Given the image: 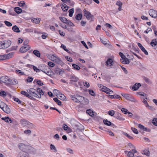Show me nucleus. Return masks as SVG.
I'll return each instance as SVG.
<instances>
[{
	"label": "nucleus",
	"instance_id": "nucleus-1",
	"mask_svg": "<svg viewBox=\"0 0 157 157\" xmlns=\"http://www.w3.org/2000/svg\"><path fill=\"white\" fill-rule=\"evenodd\" d=\"M27 91L29 93L34 97L38 98H41L42 94L43 93L42 95L44 94L43 90L40 88H38L37 90L31 88L28 90Z\"/></svg>",
	"mask_w": 157,
	"mask_h": 157
},
{
	"label": "nucleus",
	"instance_id": "nucleus-2",
	"mask_svg": "<svg viewBox=\"0 0 157 157\" xmlns=\"http://www.w3.org/2000/svg\"><path fill=\"white\" fill-rule=\"evenodd\" d=\"M0 81L1 82L4 83L6 85H15L17 84L18 82L16 79H11L7 76H2L0 77Z\"/></svg>",
	"mask_w": 157,
	"mask_h": 157
},
{
	"label": "nucleus",
	"instance_id": "nucleus-3",
	"mask_svg": "<svg viewBox=\"0 0 157 157\" xmlns=\"http://www.w3.org/2000/svg\"><path fill=\"white\" fill-rule=\"evenodd\" d=\"M70 97L75 102L78 103H82L85 101V98L78 95H71Z\"/></svg>",
	"mask_w": 157,
	"mask_h": 157
},
{
	"label": "nucleus",
	"instance_id": "nucleus-4",
	"mask_svg": "<svg viewBox=\"0 0 157 157\" xmlns=\"http://www.w3.org/2000/svg\"><path fill=\"white\" fill-rule=\"evenodd\" d=\"M83 13L84 16L88 20H90L91 21H94V16L90 12L87 11L86 9H84Z\"/></svg>",
	"mask_w": 157,
	"mask_h": 157
},
{
	"label": "nucleus",
	"instance_id": "nucleus-5",
	"mask_svg": "<svg viewBox=\"0 0 157 157\" xmlns=\"http://www.w3.org/2000/svg\"><path fill=\"white\" fill-rule=\"evenodd\" d=\"M121 95L126 99L132 102H137V100L131 95L128 94H122Z\"/></svg>",
	"mask_w": 157,
	"mask_h": 157
},
{
	"label": "nucleus",
	"instance_id": "nucleus-6",
	"mask_svg": "<svg viewBox=\"0 0 157 157\" xmlns=\"http://www.w3.org/2000/svg\"><path fill=\"white\" fill-rule=\"evenodd\" d=\"M114 62L113 59L111 58H109L105 62V65L107 66L109 68H114L113 66Z\"/></svg>",
	"mask_w": 157,
	"mask_h": 157
},
{
	"label": "nucleus",
	"instance_id": "nucleus-7",
	"mask_svg": "<svg viewBox=\"0 0 157 157\" xmlns=\"http://www.w3.org/2000/svg\"><path fill=\"white\" fill-rule=\"evenodd\" d=\"M30 47L29 45H23L20 49V51L21 53H24L29 50Z\"/></svg>",
	"mask_w": 157,
	"mask_h": 157
},
{
	"label": "nucleus",
	"instance_id": "nucleus-8",
	"mask_svg": "<svg viewBox=\"0 0 157 157\" xmlns=\"http://www.w3.org/2000/svg\"><path fill=\"white\" fill-rule=\"evenodd\" d=\"M151 10L149 13L150 15L152 18H157V11L153 10Z\"/></svg>",
	"mask_w": 157,
	"mask_h": 157
},
{
	"label": "nucleus",
	"instance_id": "nucleus-9",
	"mask_svg": "<svg viewBox=\"0 0 157 157\" xmlns=\"http://www.w3.org/2000/svg\"><path fill=\"white\" fill-rule=\"evenodd\" d=\"M13 55L12 53H10L4 55H0V61L9 59L10 57V55Z\"/></svg>",
	"mask_w": 157,
	"mask_h": 157
},
{
	"label": "nucleus",
	"instance_id": "nucleus-10",
	"mask_svg": "<svg viewBox=\"0 0 157 157\" xmlns=\"http://www.w3.org/2000/svg\"><path fill=\"white\" fill-rule=\"evenodd\" d=\"M3 42V49H5L9 47L11 44V41L10 40H5Z\"/></svg>",
	"mask_w": 157,
	"mask_h": 157
},
{
	"label": "nucleus",
	"instance_id": "nucleus-11",
	"mask_svg": "<svg viewBox=\"0 0 157 157\" xmlns=\"http://www.w3.org/2000/svg\"><path fill=\"white\" fill-rule=\"evenodd\" d=\"M17 157H29L28 154L25 151H22L20 152L18 155Z\"/></svg>",
	"mask_w": 157,
	"mask_h": 157
},
{
	"label": "nucleus",
	"instance_id": "nucleus-12",
	"mask_svg": "<svg viewBox=\"0 0 157 157\" xmlns=\"http://www.w3.org/2000/svg\"><path fill=\"white\" fill-rule=\"evenodd\" d=\"M132 151H129L128 152V154H127V156L128 157H134L136 156L134 155V154L137 152V151L135 149H132Z\"/></svg>",
	"mask_w": 157,
	"mask_h": 157
},
{
	"label": "nucleus",
	"instance_id": "nucleus-13",
	"mask_svg": "<svg viewBox=\"0 0 157 157\" xmlns=\"http://www.w3.org/2000/svg\"><path fill=\"white\" fill-rule=\"evenodd\" d=\"M138 46L139 47L141 50L144 52L146 55H148V53L144 47L140 43H138L137 44Z\"/></svg>",
	"mask_w": 157,
	"mask_h": 157
},
{
	"label": "nucleus",
	"instance_id": "nucleus-14",
	"mask_svg": "<svg viewBox=\"0 0 157 157\" xmlns=\"http://www.w3.org/2000/svg\"><path fill=\"white\" fill-rule=\"evenodd\" d=\"M7 114L10 113V109L8 106L6 104L4 107L1 108Z\"/></svg>",
	"mask_w": 157,
	"mask_h": 157
},
{
	"label": "nucleus",
	"instance_id": "nucleus-15",
	"mask_svg": "<svg viewBox=\"0 0 157 157\" xmlns=\"http://www.w3.org/2000/svg\"><path fill=\"white\" fill-rule=\"evenodd\" d=\"M138 127L144 131H145L148 132H150L151 131V130L150 129L145 127L144 125L141 124H139L138 125Z\"/></svg>",
	"mask_w": 157,
	"mask_h": 157
},
{
	"label": "nucleus",
	"instance_id": "nucleus-16",
	"mask_svg": "<svg viewBox=\"0 0 157 157\" xmlns=\"http://www.w3.org/2000/svg\"><path fill=\"white\" fill-rule=\"evenodd\" d=\"M140 86H141V85L140 83H136L133 86L132 90L133 91L136 90Z\"/></svg>",
	"mask_w": 157,
	"mask_h": 157
},
{
	"label": "nucleus",
	"instance_id": "nucleus-17",
	"mask_svg": "<svg viewBox=\"0 0 157 157\" xmlns=\"http://www.w3.org/2000/svg\"><path fill=\"white\" fill-rule=\"evenodd\" d=\"M70 78L71 79V81L74 82H77L79 79L74 74L70 75Z\"/></svg>",
	"mask_w": 157,
	"mask_h": 157
},
{
	"label": "nucleus",
	"instance_id": "nucleus-18",
	"mask_svg": "<svg viewBox=\"0 0 157 157\" xmlns=\"http://www.w3.org/2000/svg\"><path fill=\"white\" fill-rule=\"evenodd\" d=\"M25 119H22L20 120V123L23 127H25L28 122Z\"/></svg>",
	"mask_w": 157,
	"mask_h": 157
},
{
	"label": "nucleus",
	"instance_id": "nucleus-19",
	"mask_svg": "<svg viewBox=\"0 0 157 157\" xmlns=\"http://www.w3.org/2000/svg\"><path fill=\"white\" fill-rule=\"evenodd\" d=\"M2 119L8 123H13V121L9 117H4L2 118Z\"/></svg>",
	"mask_w": 157,
	"mask_h": 157
},
{
	"label": "nucleus",
	"instance_id": "nucleus-20",
	"mask_svg": "<svg viewBox=\"0 0 157 157\" xmlns=\"http://www.w3.org/2000/svg\"><path fill=\"white\" fill-rule=\"evenodd\" d=\"M19 148L22 151L26 149V145L23 143H20L18 145Z\"/></svg>",
	"mask_w": 157,
	"mask_h": 157
},
{
	"label": "nucleus",
	"instance_id": "nucleus-21",
	"mask_svg": "<svg viewBox=\"0 0 157 157\" xmlns=\"http://www.w3.org/2000/svg\"><path fill=\"white\" fill-rule=\"evenodd\" d=\"M114 117L120 121H123L125 120V119L121 117V114L118 113L117 115H116Z\"/></svg>",
	"mask_w": 157,
	"mask_h": 157
},
{
	"label": "nucleus",
	"instance_id": "nucleus-22",
	"mask_svg": "<svg viewBox=\"0 0 157 157\" xmlns=\"http://www.w3.org/2000/svg\"><path fill=\"white\" fill-rule=\"evenodd\" d=\"M103 122L105 124L108 126H110L111 125L113 126L114 125V124H112L110 121L107 120H104Z\"/></svg>",
	"mask_w": 157,
	"mask_h": 157
},
{
	"label": "nucleus",
	"instance_id": "nucleus-23",
	"mask_svg": "<svg viewBox=\"0 0 157 157\" xmlns=\"http://www.w3.org/2000/svg\"><path fill=\"white\" fill-rule=\"evenodd\" d=\"M85 4L90 5L92 2V0H81L80 1Z\"/></svg>",
	"mask_w": 157,
	"mask_h": 157
},
{
	"label": "nucleus",
	"instance_id": "nucleus-24",
	"mask_svg": "<svg viewBox=\"0 0 157 157\" xmlns=\"http://www.w3.org/2000/svg\"><path fill=\"white\" fill-rule=\"evenodd\" d=\"M12 30L15 33H19L21 32L18 27L16 25L12 27Z\"/></svg>",
	"mask_w": 157,
	"mask_h": 157
},
{
	"label": "nucleus",
	"instance_id": "nucleus-25",
	"mask_svg": "<svg viewBox=\"0 0 157 157\" xmlns=\"http://www.w3.org/2000/svg\"><path fill=\"white\" fill-rule=\"evenodd\" d=\"M8 95L10 98H11V95L10 94H7L6 92L4 91H1L0 92V96L4 97Z\"/></svg>",
	"mask_w": 157,
	"mask_h": 157
},
{
	"label": "nucleus",
	"instance_id": "nucleus-26",
	"mask_svg": "<svg viewBox=\"0 0 157 157\" xmlns=\"http://www.w3.org/2000/svg\"><path fill=\"white\" fill-rule=\"evenodd\" d=\"M28 65L29 66V67L30 68L33 67V70L36 72H40L41 70V69H38L36 67L33 65Z\"/></svg>",
	"mask_w": 157,
	"mask_h": 157
},
{
	"label": "nucleus",
	"instance_id": "nucleus-27",
	"mask_svg": "<svg viewBox=\"0 0 157 157\" xmlns=\"http://www.w3.org/2000/svg\"><path fill=\"white\" fill-rule=\"evenodd\" d=\"M109 97L111 99L115 98L118 99H120L121 98V96L117 94L109 95Z\"/></svg>",
	"mask_w": 157,
	"mask_h": 157
},
{
	"label": "nucleus",
	"instance_id": "nucleus-28",
	"mask_svg": "<svg viewBox=\"0 0 157 157\" xmlns=\"http://www.w3.org/2000/svg\"><path fill=\"white\" fill-rule=\"evenodd\" d=\"M121 61V63L124 64H128L130 63L129 59L126 57L123 59H122Z\"/></svg>",
	"mask_w": 157,
	"mask_h": 157
},
{
	"label": "nucleus",
	"instance_id": "nucleus-29",
	"mask_svg": "<svg viewBox=\"0 0 157 157\" xmlns=\"http://www.w3.org/2000/svg\"><path fill=\"white\" fill-rule=\"evenodd\" d=\"M61 7L64 12L67 11L68 8V6L65 4H63L61 5Z\"/></svg>",
	"mask_w": 157,
	"mask_h": 157
},
{
	"label": "nucleus",
	"instance_id": "nucleus-30",
	"mask_svg": "<svg viewBox=\"0 0 157 157\" xmlns=\"http://www.w3.org/2000/svg\"><path fill=\"white\" fill-rule=\"evenodd\" d=\"M36 83L39 86H42L44 85L43 83L41 80L38 79H35L33 81L34 83L35 84Z\"/></svg>",
	"mask_w": 157,
	"mask_h": 157
},
{
	"label": "nucleus",
	"instance_id": "nucleus-31",
	"mask_svg": "<svg viewBox=\"0 0 157 157\" xmlns=\"http://www.w3.org/2000/svg\"><path fill=\"white\" fill-rule=\"evenodd\" d=\"M14 10L15 12L18 14L21 13L22 11L21 9L19 7H16L14 8Z\"/></svg>",
	"mask_w": 157,
	"mask_h": 157
},
{
	"label": "nucleus",
	"instance_id": "nucleus-32",
	"mask_svg": "<svg viewBox=\"0 0 157 157\" xmlns=\"http://www.w3.org/2000/svg\"><path fill=\"white\" fill-rule=\"evenodd\" d=\"M82 17V15L81 13H78L75 16V19L78 21L81 20Z\"/></svg>",
	"mask_w": 157,
	"mask_h": 157
},
{
	"label": "nucleus",
	"instance_id": "nucleus-33",
	"mask_svg": "<svg viewBox=\"0 0 157 157\" xmlns=\"http://www.w3.org/2000/svg\"><path fill=\"white\" fill-rule=\"evenodd\" d=\"M33 53L38 57H40V52L37 50H34L33 52Z\"/></svg>",
	"mask_w": 157,
	"mask_h": 157
},
{
	"label": "nucleus",
	"instance_id": "nucleus-34",
	"mask_svg": "<svg viewBox=\"0 0 157 157\" xmlns=\"http://www.w3.org/2000/svg\"><path fill=\"white\" fill-rule=\"evenodd\" d=\"M40 18H34L32 19V22L36 24H39L40 23Z\"/></svg>",
	"mask_w": 157,
	"mask_h": 157
},
{
	"label": "nucleus",
	"instance_id": "nucleus-35",
	"mask_svg": "<svg viewBox=\"0 0 157 157\" xmlns=\"http://www.w3.org/2000/svg\"><path fill=\"white\" fill-rule=\"evenodd\" d=\"M157 44V41L156 39H153L151 42V45L152 46H155Z\"/></svg>",
	"mask_w": 157,
	"mask_h": 157
},
{
	"label": "nucleus",
	"instance_id": "nucleus-36",
	"mask_svg": "<svg viewBox=\"0 0 157 157\" xmlns=\"http://www.w3.org/2000/svg\"><path fill=\"white\" fill-rule=\"evenodd\" d=\"M86 113L90 116L92 117L94 116L93 112L91 109H88L86 110Z\"/></svg>",
	"mask_w": 157,
	"mask_h": 157
},
{
	"label": "nucleus",
	"instance_id": "nucleus-37",
	"mask_svg": "<svg viewBox=\"0 0 157 157\" xmlns=\"http://www.w3.org/2000/svg\"><path fill=\"white\" fill-rule=\"evenodd\" d=\"M25 127L29 128H32L33 127V124L28 121Z\"/></svg>",
	"mask_w": 157,
	"mask_h": 157
},
{
	"label": "nucleus",
	"instance_id": "nucleus-38",
	"mask_svg": "<svg viewBox=\"0 0 157 157\" xmlns=\"http://www.w3.org/2000/svg\"><path fill=\"white\" fill-rule=\"evenodd\" d=\"M105 89H106V91H103V92L107 94H110L111 93L110 92H111L112 93L113 92V91L112 90H111L110 89L107 87Z\"/></svg>",
	"mask_w": 157,
	"mask_h": 157
},
{
	"label": "nucleus",
	"instance_id": "nucleus-39",
	"mask_svg": "<svg viewBox=\"0 0 157 157\" xmlns=\"http://www.w3.org/2000/svg\"><path fill=\"white\" fill-rule=\"evenodd\" d=\"M50 148L51 150H53V151L55 152H56L57 151L55 146L52 144H51L50 145Z\"/></svg>",
	"mask_w": 157,
	"mask_h": 157
},
{
	"label": "nucleus",
	"instance_id": "nucleus-40",
	"mask_svg": "<svg viewBox=\"0 0 157 157\" xmlns=\"http://www.w3.org/2000/svg\"><path fill=\"white\" fill-rule=\"evenodd\" d=\"M100 39L101 42L104 45H106L107 44V41H108L106 39H102L101 37H100Z\"/></svg>",
	"mask_w": 157,
	"mask_h": 157
},
{
	"label": "nucleus",
	"instance_id": "nucleus-41",
	"mask_svg": "<svg viewBox=\"0 0 157 157\" xmlns=\"http://www.w3.org/2000/svg\"><path fill=\"white\" fill-rule=\"evenodd\" d=\"M69 14V16L70 17H72L73 16V14L74 12V8H72L69 10L68 11Z\"/></svg>",
	"mask_w": 157,
	"mask_h": 157
},
{
	"label": "nucleus",
	"instance_id": "nucleus-42",
	"mask_svg": "<svg viewBox=\"0 0 157 157\" xmlns=\"http://www.w3.org/2000/svg\"><path fill=\"white\" fill-rule=\"evenodd\" d=\"M65 24L72 26H75V25H74V24L72 22H71L70 20H67Z\"/></svg>",
	"mask_w": 157,
	"mask_h": 157
},
{
	"label": "nucleus",
	"instance_id": "nucleus-43",
	"mask_svg": "<svg viewBox=\"0 0 157 157\" xmlns=\"http://www.w3.org/2000/svg\"><path fill=\"white\" fill-rule=\"evenodd\" d=\"M123 134L127 136L128 139H131V140H133V138L132 136H131L129 135L128 134H127L126 132H123Z\"/></svg>",
	"mask_w": 157,
	"mask_h": 157
},
{
	"label": "nucleus",
	"instance_id": "nucleus-44",
	"mask_svg": "<svg viewBox=\"0 0 157 157\" xmlns=\"http://www.w3.org/2000/svg\"><path fill=\"white\" fill-rule=\"evenodd\" d=\"M105 132L109 133V135L110 136H114V133L113 132L111 131L109 129H105Z\"/></svg>",
	"mask_w": 157,
	"mask_h": 157
},
{
	"label": "nucleus",
	"instance_id": "nucleus-45",
	"mask_svg": "<svg viewBox=\"0 0 157 157\" xmlns=\"http://www.w3.org/2000/svg\"><path fill=\"white\" fill-rule=\"evenodd\" d=\"M72 66L74 69L77 70H79L80 68L79 66L75 64H73Z\"/></svg>",
	"mask_w": 157,
	"mask_h": 157
},
{
	"label": "nucleus",
	"instance_id": "nucleus-46",
	"mask_svg": "<svg viewBox=\"0 0 157 157\" xmlns=\"http://www.w3.org/2000/svg\"><path fill=\"white\" fill-rule=\"evenodd\" d=\"M4 23L8 27H11L12 25V24L11 23L7 21H5Z\"/></svg>",
	"mask_w": 157,
	"mask_h": 157
},
{
	"label": "nucleus",
	"instance_id": "nucleus-47",
	"mask_svg": "<svg viewBox=\"0 0 157 157\" xmlns=\"http://www.w3.org/2000/svg\"><path fill=\"white\" fill-rule=\"evenodd\" d=\"M33 79V78L29 76L25 81L29 82H32Z\"/></svg>",
	"mask_w": 157,
	"mask_h": 157
},
{
	"label": "nucleus",
	"instance_id": "nucleus-48",
	"mask_svg": "<svg viewBox=\"0 0 157 157\" xmlns=\"http://www.w3.org/2000/svg\"><path fill=\"white\" fill-rule=\"evenodd\" d=\"M61 47L65 51L69 53H71V52L69 51L66 48V47L65 45L63 44H62Z\"/></svg>",
	"mask_w": 157,
	"mask_h": 157
},
{
	"label": "nucleus",
	"instance_id": "nucleus-49",
	"mask_svg": "<svg viewBox=\"0 0 157 157\" xmlns=\"http://www.w3.org/2000/svg\"><path fill=\"white\" fill-rule=\"evenodd\" d=\"M152 123L154 125L157 126V118H153L152 120Z\"/></svg>",
	"mask_w": 157,
	"mask_h": 157
},
{
	"label": "nucleus",
	"instance_id": "nucleus-50",
	"mask_svg": "<svg viewBox=\"0 0 157 157\" xmlns=\"http://www.w3.org/2000/svg\"><path fill=\"white\" fill-rule=\"evenodd\" d=\"M59 18L61 21L66 23V22L67 20L66 18L63 17H59Z\"/></svg>",
	"mask_w": 157,
	"mask_h": 157
},
{
	"label": "nucleus",
	"instance_id": "nucleus-51",
	"mask_svg": "<svg viewBox=\"0 0 157 157\" xmlns=\"http://www.w3.org/2000/svg\"><path fill=\"white\" fill-rule=\"evenodd\" d=\"M67 4L69 6H73L74 4V2L73 1L70 0H68L67 1Z\"/></svg>",
	"mask_w": 157,
	"mask_h": 157
},
{
	"label": "nucleus",
	"instance_id": "nucleus-52",
	"mask_svg": "<svg viewBox=\"0 0 157 157\" xmlns=\"http://www.w3.org/2000/svg\"><path fill=\"white\" fill-rule=\"evenodd\" d=\"M26 97L29 98L33 100H35V99L34 98V97L29 93L27 95V96H26Z\"/></svg>",
	"mask_w": 157,
	"mask_h": 157
},
{
	"label": "nucleus",
	"instance_id": "nucleus-53",
	"mask_svg": "<svg viewBox=\"0 0 157 157\" xmlns=\"http://www.w3.org/2000/svg\"><path fill=\"white\" fill-rule=\"evenodd\" d=\"M89 93V94L91 95L95 96V94L94 91L92 90H89L88 91Z\"/></svg>",
	"mask_w": 157,
	"mask_h": 157
},
{
	"label": "nucleus",
	"instance_id": "nucleus-54",
	"mask_svg": "<svg viewBox=\"0 0 157 157\" xmlns=\"http://www.w3.org/2000/svg\"><path fill=\"white\" fill-rule=\"evenodd\" d=\"M115 113V111L113 110H111L109 111L108 114H109L111 116H113Z\"/></svg>",
	"mask_w": 157,
	"mask_h": 157
},
{
	"label": "nucleus",
	"instance_id": "nucleus-55",
	"mask_svg": "<svg viewBox=\"0 0 157 157\" xmlns=\"http://www.w3.org/2000/svg\"><path fill=\"white\" fill-rule=\"evenodd\" d=\"M16 71L17 74H20L21 75H25V74L24 72H22L20 70H17Z\"/></svg>",
	"mask_w": 157,
	"mask_h": 157
},
{
	"label": "nucleus",
	"instance_id": "nucleus-56",
	"mask_svg": "<svg viewBox=\"0 0 157 157\" xmlns=\"http://www.w3.org/2000/svg\"><path fill=\"white\" fill-rule=\"evenodd\" d=\"M131 130L134 133L136 134H138V133L137 129L135 128L132 127Z\"/></svg>",
	"mask_w": 157,
	"mask_h": 157
},
{
	"label": "nucleus",
	"instance_id": "nucleus-57",
	"mask_svg": "<svg viewBox=\"0 0 157 157\" xmlns=\"http://www.w3.org/2000/svg\"><path fill=\"white\" fill-rule=\"evenodd\" d=\"M119 54L122 58V59H120L121 61L122 59H123L126 57L121 52H119Z\"/></svg>",
	"mask_w": 157,
	"mask_h": 157
},
{
	"label": "nucleus",
	"instance_id": "nucleus-58",
	"mask_svg": "<svg viewBox=\"0 0 157 157\" xmlns=\"http://www.w3.org/2000/svg\"><path fill=\"white\" fill-rule=\"evenodd\" d=\"M61 69L58 68H56L55 70V72L57 74L59 73L60 74L61 73Z\"/></svg>",
	"mask_w": 157,
	"mask_h": 157
},
{
	"label": "nucleus",
	"instance_id": "nucleus-59",
	"mask_svg": "<svg viewBox=\"0 0 157 157\" xmlns=\"http://www.w3.org/2000/svg\"><path fill=\"white\" fill-rule=\"evenodd\" d=\"M13 99L15 101L17 102L18 104H21V101L18 98L13 97Z\"/></svg>",
	"mask_w": 157,
	"mask_h": 157
},
{
	"label": "nucleus",
	"instance_id": "nucleus-60",
	"mask_svg": "<svg viewBox=\"0 0 157 157\" xmlns=\"http://www.w3.org/2000/svg\"><path fill=\"white\" fill-rule=\"evenodd\" d=\"M121 110L122 112L125 114H127L128 112V110L127 109L124 108H122L121 109Z\"/></svg>",
	"mask_w": 157,
	"mask_h": 157
},
{
	"label": "nucleus",
	"instance_id": "nucleus-61",
	"mask_svg": "<svg viewBox=\"0 0 157 157\" xmlns=\"http://www.w3.org/2000/svg\"><path fill=\"white\" fill-rule=\"evenodd\" d=\"M144 81L147 83H149L150 82V80L147 78L144 77Z\"/></svg>",
	"mask_w": 157,
	"mask_h": 157
},
{
	"label": "nucleus",
	"instance_id": "nucleus-62",
	"mask_svg": "<svg viewBox=\"0 0 157 157\" xmlns=\"http://www.w3.org/2000/svg\"><path fill=\"white\" fill-rule=\"evenodd\" d=\"M24 133H25V134H26V135H27V134L30 135L31 133V130H25L24 131Z\"/></svg>",
	"mask_w": 157,
	"mask_h": 157
},
{
	"label": "nucleus",
	"instance_id": "nucleus-63",
	"mask_svg": "<svg viewBox=\"0 0 157 157\" xmlns=\"http://www.w3.org/2000/svg\"><path fill=\"white\" fill-rule=\"evenodd\" d=\"M83 85L84 86L88 88L90 86V84L88 82H83Z\"/></svg>",
	"mask_w": 157,
	"mask_h": 157
},
{
	"label": "nucleus",
	"instance_id": "nucleus-64",
	"mask_svg": "<svg viewBox=\"0 0 157 157\" xmlns=\"http://www.w3.org/2000/svg\"><path fill=\"white\" fill-rule=\"evenodd\" d=\"M48 65L49 67H53L55 66V64L51 62H48Z\"/></svg>",
	"mask_w": 157,
	"mask_h": 157
}]
</instances>
